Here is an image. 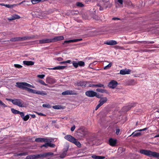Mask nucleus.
Segmentation results:
<instances>
[{"mask_svg":"<svg viewBox=\"0 0 159 159\" xmlns=\"http://www.w3.org/2000/svg\"><path fill=\"white\" fill-rule=\"evenodd\" d=\"M16 87L23 89L25 90L29 93L43 96L46 95L47 94V93L45 91L36 90L28 88H34V87L27 83L25 82H16Z\"/></svg>","mask_w":159,"mask_h":159,"instance_id":"nucleus-1","label":"nucleus"},{"mask_svg":"<svg viewBox=\"0 0 159 159\" xmlns=\"http://www.w3.org/2000/svg\"><path fill=\"white\" fill-rule=\"evenodd\" d=\"M139 152L150 157H154L157 158H159V153L150 150L142 149L139 151Z\"/></svg>","mask_w":159,"mask_h":159,"instance_id":"nucleus-2","label":"nucleus"},{"mask_svg":"<svg viewBox=\"0 0 159 159\" xmlns=\"http://www.w3.org/2000/svg\"><path fill=\"white\" fill-rule=\"evenodd\" d=\"M85 95L86 96L90 97H93L96 96L98 98H99V95H97V93L92 90L87 91L85 92Z\"/></svg>","mask_w":159,"mask_h":159,"instance_id":"nucleus-3","label":"nucleus"},{"mask_svg":"<svg viewBox=\"0 0 159 159\" xmlns=\"http://www.w3.org/2000/svg\"><path fill=\"white\" fill-rule=\"evenodd\" d=\"M52 139L48 138H36L35 141L37 142H52Z\"/></svg>","mask_w":159,"mask_h":159,"instance_id":"nucleus-4","label":"nucleus"},{"mask_svg":"<svg viewBox=\"0 0 159 159\" xmlns=\"http://www.w3.org/2000/svg\"><path fill=\"white\" fill-rule=\"evenodd\" d=\"M13 104L20 107H25L23 102L19 99H14Z\"/></svg>","mask_w":159,"mask_h":159,"instance_id":"nucleus-5","label":"nucleus"},{"mask_svg":"<svg viewBox=\"0 0 159 159\" xmlns=\"http://www.w3.org/2000/svg\"><path fill=\"white\" fill-rule=\"evenodd\" d=\"M88 134V131L84 129H80L78 132V135L81 137H85Z\"/></svg>","mask_w":159,"mask_h":159,"instance_id":"nucleus-6","label":"nucleus"},{"mask_svg":"<svg viewBox=\"0 0 159 159\" xmlns=\"http://www.w3.org/2000/svg\"><path fill=\"white\" fill-rule=\"evenodd\" d=\"M64 37L63 36H57L54 37L53 38L50 39L51 43L55 42L58 41L63 40Z\"/></svg>","mask_w":159,"mask_h":159,"instance_id":"nucleus-7","label":"nucleus"},{"mask_svg":"<svg viewBox=\"0 0 159 159\" xmlns=\"http://www.w3.org/2000/svg\"><path fill=\"white\" fill-rule=\"evenodd\" d=\"M63 95H76L77 93L75 91L72 90H66L63 92L62 93Z\"/></svg>","mask_w":159,"mask_h":159,"instance_id":"nucleus-8","label":"nucleus"},{"mask_svg":"<svg viewBox=\"0 0 159 159\" xmlns=\"http://www.w3.org/2000/svg\"><path fill=\"white\" fill-rule=\"evenodd\" d=\"M143 43L146 44H153L154 43V41H131L128 43Z\"/></svg>","mask_w":159,"mask_h":159,"instance_id":"nucleus-9","label":"nucleus"},{"mask_svg":"<svg viewBox=\"0 0 159 159\" xmlns=\"http://www.w3.org/2000/svg\"><path fill=\"white\" fill-rule=\"evenodd\" d=\"M117 85L118 83L116 81L113 80L109 83L108 86L111 88L114 89L117 86Z\"/></svg>","mask_w":159,"mask_h":159,"instance_id":"nucleus-10","label":"nucleus"},{"mask_svg":"<svg viewBox=\"0 0 159 159\" xmlns=\"http://www.w3.org/2000/svg\"><path fill=\"white\" fill-rule=\"evenodd\" d=\"M82 39H71L68 40H66L63 43V44H65V43H74L76 42H79L82 41Z\"/></svg>","mask_w":159,"mask_h":159,"instance_id":"nucleus-11","label":"nucleus"},{"mask_svg":"<svg viewBox=\"0 0 159 159\" xmlns=\"http://www.w3.org/2000/svg\"><path fill=\"white\" fill-rule=\"evenodd\" d=\"M131 70L126 69H122L120 70V74L122 75L129 74L130 73Z\"/></svg>","mask_w":159,"mask_h":159,"instance_id":"nucleus-12","label":"nucleus"},{"mask_svg":"<svg viewBox=\"0 0 159 159\" xmlns=\"http://www.w3.org/2000/svg\"><path fill=\"white\" fill-rule=\"evenodd\" d=\"M64 139L67 141L72 143L74 140L75 139V138L71 135L68 134L66 135L64 137Z\"/></svg>","mask_w":159,"mask_h":159,"instance_id":"nucleus-13","label":"nucleus"},{"mask_svg":"<svg viewBox=\"0 0 159 159\" xmlns=\"http://www.w3.org/2000/svg\"><path fill=\"white\" fill-rule=\"evenodd\" d=\"M56 80L53 78L50 77H48L46 79V82L50 84H52L56 83Z\"/></svg>","mask_w":159,"mask_h":159,"instance_id":"nucleus-14","label":"nucleus"},{"mask_svg":"<svg viewBox=\"0 0 159 159\" xmlns=\"http://www.w3.org/2000/svg\"><path fill=\"white\" fill-rule=\"evenodd\" d=\"M39 43L40 44H43L48 43H51L50 39H45L39 40Z\"/></svg>","mask_w":159,"mask_h":159,"instance_id":"nucleus-15","label":"nucleus"},{"mask_svg":"<svg viewBox=\"0 0 159 159\" xmlns=\"http://www.w3.org/2000/svg\"><path fill=\"white\" fill-rule=\"evenodd\" d=\"M104 44L108 45H113L117 44V42L116 41L113 40H110L106 41L104 43Z\"/></svg>","mask_w":159,"mask_h":159,"instance_id":"nucleus-16","label":"nucleus"},{"mask_svg":"<svg viewBox=\"0 0 159 159\" xmlns=\"http://www.w3.org/2000/svg\"><path fill=\"white\" fill-rule=\"evenodd\" d=\"M109 144L112 146H115L116 143V140L112 138H110L109 140Z\"/></svg>","mask_w":159,"mask_h":159,"instance_id":"nucleus-17","label":"nucleus"},{"mask_svg":"<svg viewBox=\"0 0 159 159\" xmlns=\"http://www.w3.org/2000/svg\"><path fill=\"white\" fill-rule=\"evenodd\" d=\"M103 6V7L105 9L107 7L110 8L112 6L111 3L109 1H107L105 2H103V4H102Z\"/></svg>","mask_w":159,"mask_h":159,"instance_id":"nucleus-18","label":"nucleus"},{"mask_svg":"<svg viewBox=\"0 0 159 159\" xmlns=\"http://www.w3.org/2000/svg\"><path fill=\"white\" fill-rule=\"evenodd\" d=\"M23 62L24 65L26 66H32L34 64V61H24Z\"/></svg>","mask_w":159,"mask_h":159,"instance_id":"nucleus-19","label":"nucleus"},{"mask_svg":"<svg viewBox=\"0 0 159 159\" xmlns=\"http://www.w3.org/2000/svg\"><path fill=\"white\" fill-rule=\"evenodd\" d=\"M66 67L65 66H58L53 68H48V69L51 70H62Z\"/></svg>","mask_w":159,"mask_h":159,"instance_id":"nucleus-20","label":"nucleus"},{"mask_svg":"<svg viewBox=\"0 0 159 159\" xmlns=\"http://www.w3.org/2000/svg\"><path fill=\"white\" fill-rule=\"evenodd\" d=\"M107 98L106 97H103L101 98L99 101V104L101 106L105 103L107 101Z\"/></svg>","mask_w":159,"mask_h":159,"instance_id":"nucleus-21","label":"nucleus"},{"mask_svg":"<svg viewBox=\"0 0 159 159\" xmlns=\"http://www.w3.org/2000/svg\"><path fill=\"white\" fill-rule=\"evenodd\" d=\"M20 16L14 14L11 17L8 18V19L9 20H13L19 19L20 18Z\"/></svg>","mask_w":159,"mask_h":159,"instance_id":"nucleus-22","label":"nucleus"},{"mask_svg":"<svg viewBox=\"0 0 159 159\" xmlns=\"http://www.w3.org/2000/svg\"><path fill=\"white\" fill-rule=\"evenodd\" d=\"M34 37L33 36H25L23 37H20V41H22L27 40H30Z\"/></svg>","mask_w":159,"mask_h":159,"instance_id":"nucleus-23","label":"nucleus"},{"mask_svg":"<svg viewBox=\"0 0 159 159\" xmlns=\"http://www.w3.org/2000/svg\"><path fill=\"white\" fill-rule=\"evenodd\" d=\"M138 131H138V130L135 131L133 132L132 134L129 136L132 135L133 137H135L140 136L141 135V133L140 132H138Z\"/></svg>","mask_w":159,"mask_h":159,"instance_id":"nucleus-24","label":"nucleus"},{"mask_svg":"<svg viewBox=\"0 0 159 159\" xmlns=\"http://www.w3.org/2000/svg\"><path fill=\"white\" fill-rule=\"evenodd\" d=\"M72 143L75 144L76 146H77L78 147L80 148L81 146V144L80 143V142L77 141V140L76 139H75L74 140Z\"/></svg>","mask_w":159,"mask_h":159,"instance_id":"nucleus-25","label":"nucleus"},{"mask_svg":"<svg viewBox=\"0 0 159 159\" xmlns=\"http://www.w3.org/2000/svg\"><path fill=\"white\" fill-rule=\"evenodd\" d=\"M77 84L78 86L85 87L86 85V82L85 81H80L77 82Z\"/></svg>","mask_w":159,"mask_h":159,"instance_id":"nucleus-26","label":"nucleus"},{"mask_svg":"<svg viewBox=\"0 0 159 159\" xmlns=\"http://www.w3.org/2000/svg\"><path fill=\"white\" fill-rule=\"evenodd\" d=\"M44 153L36 154V158H43L45 157Z\"/></svg>","mask_w":159,"mask_h":159,"instance_id":"nucleus-27","label":"nucleus"},{"mask_svg":"<svg viewBox=\"0 0 159 159\" xmlns=\"http://www.w3.org/2000/svg\"><path fill=\"white\" fill-rule=\"evenodd\" d=\"M92 158L95 159H103L105 158L104 157L96 156L95 155H93L92 156Z\"/></svg>","mask_w":159,"mask_h":159,"instance_id":"nucleus-28","label":"nucleus"},{"mask_svg":"<svg viewBox=\"0 0 159 159\" xmlns=\"http://www.w3.org/2000/svg\"><path fill=\"white\" fill-rule=\"evenodd\" d=\"M26 159H36V155L28 156L26 157Z\"/></svg>","mask_w":159,"mask_h":159,"instance_id":"nucleus-29","label":"nucleus"},{"mask_svg":"<svg viewBox=\"0 0 159 159\" xmlns=\"http://www.w3.org/2000/svg\"><path fill=\"white\" fill-rule=\"evenodd\" d=\"M67 151V150H66L65 151H64L62 152V154L60 155V157L61 158H63L66 156Z\"/></svg>","mask_w":159,"mask_h":159,"instance_id":"nucleus-30","label":"nucleus"},{"mask_svg":"<svg viewBox=\"0 0 159 159\" xmlns=\"http://www.w3.org/2000/svg\"><path fill=\"white\" fill-rule=\"evenodd\" d=\"M10 40L11 41L14 42L20 41V37L12 38L10 39Z\"/></svg>","mask_w":159,"mask_h":159,"instance_id":"nucleus-31","label":"nucleus"},{"mask_svg":"<svg viewBox=\"0 0 159 159\" xmlns=\"http://www.w3.org/2000/svg\"><path fill=\"white\" fill-rule=\"evenodd\" d=\"M11 112L14 114H19V113H20V111L14 109L13 108H11Z\"/></svg>","mask_w":159,"mask_h":159,"instance_id":"nucleus-32","label":"nucleus"},{"mask_svg":"<svg viewBox=\"0 0 159 159\" xmlns=\"http://www.w3.org/2000/svg\"><path fill=\"white\" fill-rule=\"evenodd\" d=\"M31 1L33 4H35L39 2L43 1V0H31Z\"/></svg>","mask_w":159,"mask_h":159,"instance_id":"nucleus-33","label":"nucleus"},{"mask_svg":"<svg viewBox=\"0 0 159 159\" xmlns=\"http://www.w3.org/2000/svg\"><path fill=\"white\" fill-rule=\"evenodd\" d=\"M112 66V63H109L108 65L104 67V69L107 70L109 69Z\"/></svg>","mask_w":159,"mask_h":159,"instance_id":"nucleus-34","label":"nucleus"},{"mask_svg":"<svg viewBox=\"0 0 159 159\" xmlns=\"http://www.w3.org/2000/svg\"><path fill=\"white\" fill-rule=\"evenodd\" d=\"M135 104H131L130 105L127 107H125L124 108L125 109H127V110H129L131 109L132 107L134 106Z\"/></svg>","mask_w":159,"mask_h":159,"instance_id":"nucleus-35","label":"nucleus"},{"mask_svg":"<svg viewBox=\"0 0 159 159\" xmlns=\"http://www.w3.org/2000/svg\"><path fill=\"white\" fill-rule=\"evenodd\" d=\"M78 65L80 66H84L85 65L84 62L82 61H79L78 62Z\"/></svg>","mask_w":159,"mask_h":159,"instance_id":"nucleus-36","label":"nucleus"},{"mask_svg":"<svg viewBox=\"0 0 159 159\" xmlns=\"http://www.w3.org/2000/svg\"><path fill=\"white\" fill-rule=\"evenodd\" d=\"M61 106L57 105H55L53 106L52 107L54 109H61Z\"/></svg>","mask_w":159,"mask_h":159,"instance_id":"nucleus-37","label":"nucleus"},{"mask_svg":"<svg viewBox=\"0 0 159 159\" xmlns=\"http://www.w3.org/2000/svg\"><path fill=\"white\" fill-rule=\"evenodd\" d=\"M95 87L104 88V86L103 84L99 83L98 84H95Z\"/></svg>","mask_w":159,"mask_h":159,"instance_id":"nucleus-38","label":"nucleus"},{"mask_svg":"<svg viewBox=\"0 0 159 159\" xmlns=\"http://www.w3.org/2000/svg\"><path fill=\"white\" fill-rule=\"evenodd\" d=\"M96 91L98 92L102 93H104L105 91V89L100 88L97 89H96Z\"/></svg>","mask_w":159,"mask_h":159,"instance_id":"nucleus-39","label":"nucleus"},{"mask_svg":"<svg viewBox=\"0 0 159 159\" xmlns=\"http://www.w3.org/2000/svg\"><path fill=\"white\" fill-rule=\"evenodd\" d=\"M30 118L29 116L28 115H26L25 116H24V117L23 118V119L25 121H26L27 120Z\"/></svg>","mask_w":159,"mask_h":159,"instance_id":"nucleus-40","label":"nucleus"},{"mask_svg":"<svg viewBox=\"0 0 159 159\" xmlns=\"http://www.w3.org/2000/svg\"><path fill=\"white\" fill-rule=\"evenodd\" d=\"M76 5L77 6L80 7H83L84 6V5L82 3L79 2H76Z\"/></svg>","mask_w":159,"mask_h":159,"instance_id":"nucleus-41","label":"nucleus"},{"mask_svg":"<svg viewBox=\"0 0 159 159\" xmlns=\"http://www.w3.org/2000/svg\"><path fill=\"white\" fill-rule=\"evenodd\" d=\"M73 66L76 68H77L78 66V62H76L75 61H73L72 63Z\"/></svg>","mask_w":159,"mask_h":159,"instance_id":"nucleus-42","label":"nucleus"},{"mask_svg":"<svg viewBox=\"0 0 159 159\" xmlns=\"http://www.w3.org/2000/svg\"><path fill=\"white\" fill-rule=\"evenodd\" d=\"M44 154H45L44 155H45V157H46L48 156L52 155H53V153L52 152H49L44 153Z\"/></svg>","mask_w":159,"mask_h":159,"instance_id":"nucleus-43","label":"nucleus"},{"mask_svg":"<svg viewBox=\"0 0 159 159\" xmlns=\"http://www.w3.org/2000/svg\"><path fill=\"white\" fill-rule=\"evenodd\" d=\"M1 5L2 6L4 5V6H5L6 7L9 8H11L13 7V5H10V4L4 5L3 4H1Z\"/></svg>","mask_w":159,"mask_h":159,"instance_id":"nucleus-44","label":"nucleus"},{"mask_svg":"<svg viewBox=\"0 0 159 159\" xmlns=\"http://www.w3.org/2000/svg\"><path fill=\"white\" fill-rule=\"evenodd\" d=\"M0 106H2L3 107H7V106L2 101L0 100Z\"/></svg>","mask_w":159,"mask_h":159,"instance_id":"nucleus-45","label":"nucleus"},{"mask_svg":"<svg viewBox=\"0 0 159 159\" xmlns=\"http://www.w3.org/2000/svg\"><path fill=\"white\" fill-rule=\"evenodd\" d=\"M46 143L42 145L41 146V148H42L43 147H45L46 148H47L48 146V142H45Z\"/></svg>","mask_w":159,"mask_h":159,"instance_id":"nucleus-46","label":"nucleus"},{"mask_svg":"<svg viewBox=\"0 0 159 159\" xmlns=\"http://www.w3.org/2000/svg\"><path fill=\"white\" fill-rule=\"evenodd\" d=\"M42 106L43 107H46L48 108H50L51 107L50 105L49 104H43Z\"/></svg>","mask_w":159,"mask_h":159,"instance_id":"nucleus-47","label":"nucleus"},{"mask_svg":"<svg viewBox=\"0 0 159 159\" xmlns=\"http://www.w3.org/2000/svg\"><path fill=\"white\" fill-rule=\"evenodd\" d=\"M55 146V144L51 143V142H48V146L51 148H54Z\"/></svg>","mask_w":159,"mask_h":159,"instance_id":"nucleus-48","label":"nucleus"},{"mask_svg":"<svg viewBox=\"0 0 159 159\" xmlns=\"http://www.w3.org/2000/svg\"><path fill=\"white\" fill-rule=\"evenodd\" d=\"M19 114L20 115L21 117L23 119V118L25 116L24 113L20 111V113H19Z\"/></svg>","mask_w":159,"mask_h":159,"instance_id":"nucleus-49","label":"nucleus"},{"mask_svg":"<svg viewBox=\"0 0 159 159\" xmlns=\"http://www.w3.org/2000/svg\"><path fill=\"white\" fill-rule=\"evenodd\" d=\"M37 77L43 79L45 77L44 75H37Z\"/></svg>","mask_w":159,"mask_h":159,"instance_id":"nucleus-50","label":"nucleus"},{"mask_svg":"<svg viewBox=\"0 0 159 159\" xmlns=\"http://www.w3.org/2000/svg\"><path fill=\"white\" fill-rule=\"evenodd\" d=\"M99 7V10L100 11H102L104 10V9H105V8L103 7V6L102 5V6H101L100 5H98Z\"/></svg>","mask_w":159,"mask_h":159,"instance_id":"nucleus-51","label":"nucleus"},{"mask_svg":"<svg viewBox=\"0 0 159 159\" xmlns=\"http://www.w3.org/2000/svg\"><path fill=\"white\" fill-rule=\"evenodd\" d=\"M38 82L40 83L41 84H43V85H44L45 83V82L44 81L41 80H39L38 81Z\"/></svg>","mask_w":159,"mask_h":159,"instance_id":"nucleus-52","label":"nucleus"},{"mask_svg":"<svg viewBox=\"0 0 159 159\" xmlns=\"http://www.w3.org/2000/svg\"><path fill=\"white\" fill-rule=\"evenodd\" d=\"M14 66L15 67L18 68H20L22 67V66L21 65L19 64H15Z\"/></svg>","mask_w":159,"mask_h":159,"instance_id":"nucleus-53","label":"nucleus"},{"mask_svg":"<svg viewBox=\"0 0 159 159\" xmlns=\"http://www.w3.org/2000/svg\"><path fill=\"white\" fill-rule=\"evenodd\" d=\"M6 100L7 101L11 102L13 104V103L14 100V99H11V98H6Z\"/></svg>","mask_w":159,"mask_h":159,"instance_id":"nucleus-54","label":"nucleus"},{"mask_svg":"<svg viewBox=\"0 0 159 159\" xmlns=\"http://www.w3.org/2000/svg\"><path fill=\"white\" fill-rule=\"evenodd\" d=\"M37 114H38L39 115L41 116H45L46 115L40 112H36Z\"/></svg>","mask_w":159,"mask_h":159,"instance_id":"nucleus-55","label":"nucleus"},{"mask_svg":"<svg viewBox=\"0 0 159 159\" xmlns=\"http://www.w3.org/2000/svg\"><path fill=\"white\" fill-rule=\"evenodd\" d=\"M75 128V125H73L72 127H71L70 128V130L71 131H73L74 130Z\"/></svg>","mask_w":159,"mask_h":159,"instance_id":"nucleus-56","label":"nucleus"},{"mask_svg":"<svg viewBox=\"0 0 159 159\" xmlns=\"http://www.w3.org/2000/svg\"><path fill=\"white\" fill-rule=\"evenodd\" d=\"M118 2L120 3V4H123V0H116Z\"/></svg>","mask_w":159,"mask_h":159,"instance_id":"nucleus-57","label":"nucleus"},{"mask_svg":"<svg viewBox=\"0 0 159 159\" xmlns=\"http://www.w3.org/2000/svg\"><path fill=\"white\" fill-rule=\"evenodd\" d=\"M120 132V130L119 129H117L116 130V134L117 135H118Z\"/></svg>","mask_w":159,"mask_h":159,"instance_id":"nucleus-58","label":"nucleus"},{"mask_svg":"<svg viewBox=\"0 0 159 159\" xmlns=\"http://www.w3.org/2000/svg\"><path fill=\"white\" fill-rule=\"evenodd\" d=\"M101 106L100 105V104H98L97 106L96 107V108H95V110H98V108L100 107H101Z\"/></svg>","mask_w":159,"mask_h":159,"instance_id":"nucleus-59","label":"nucleus"},{"mask_svg":"<svg viewBox=\"0 0 159 159\" xmlns=\"http://www.w3.org/2000/svg\"><path fill=\"white\" fill-rule=\"evenodd\" d=\"M147 129V128H144L142 129L138 130V131H144V130H146Z\"/></svg>","mask_w":159,"mask_h":159,"instance_id":"nucleus-60","label":"nucleus"},{"mask_svg":"<svg viewBox=\"0 0 159 159\" xmlns=\"http://www.w3.org/2000/svg\"><path fill=\"white\" fill-rule=\"evenodd\" d=\"M63 58L61 57H59L57 58V60L58 61H61L63 60Z\"/></svg>","mask_w":159,"mask_h":159,"instance_id":"nucleus-61","label":"nucleus"},{"mask_svg":"<svg viewBox=\"0 0 159 159\" xmlns=\"http://www.w3.org/2000/svg\"><path fill=\"white\" fill-rule=\"evenodd\" d=\"M26 154V153H20L18 154V155L19 156H23V155H25Z\"/></svg>","mask_w":159,"mask_h":159,"instance_id":"nucleus-62","label":"nucleus"},{"mask_svg":"<svg viewBox=\"0 0 159 159\" xmlns=\"http://www.w3.org/2000/svg\"><path fill=\"white\" fill-rule=\"evenodd\" d=\"M112 19L114 20H120V19L117 17H114Z\"/></svg>","mask_w":159,"mask_h":159,"instance_id":"nucleus-63","label":"nucleus"},{"mask_svg":"<svg viewBox=\"0 0 159 159\" xmlns=\"http://www.w3.org/2000/svg\"><path fill=\"white\" fill-rule=\"evenodd\" d=\"M89 87H95V84H92L89 85Z\"/></svg>","mask_w":159,"mask_h":159,"instance_id":"nucleus-64","label":"nucleus"}]
</instances>
